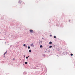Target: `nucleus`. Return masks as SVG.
I'll list each match as a JSON object with an SVG mask.
<instances>
[{"instance_id": "5701e85b", "label": "nucleus", "mask_w": 75, "mask_h": 75, "mask_svg": "<svg viewBox=\"0 0 75 75\" xmlns=\"http://www.w3.org/2000/svg\"><path fill=\"white\" fill-rule=\"evenodd\" d=\"M16 44H18V42H17V43H16Z\"/></svg>"}, {"instance_id": "9d476101", "label": "nucleus", "mask_w": 75, "mask_h": 75, "mask_svg": "<svg viewBox=\"0 0 75 75\" xmlns=\"http://www.w3.org/2000/svg\"><path fill=\"white\" fill-rule=\"evenodd\" d=\"M40 48H42L43 47V46L42 45H40Z\"/></svg>"}, {"instance_id": "cd10ccee", "label": "nucleus", "mask_w": 75, "mask_h": 75, "mask_svg": "<svg viewBox=\"0 0 75 75\" xmlns=\"http://www.w3.org/2000/svg\"><path fill=\"white\" fill-rule=\"evenodd\" d=\"M15 59V58H13V60H14Z\"/></svg>"}, {"instance_id": "412c9836", "label": "nucleus", "mask_w": 75, "mask_h": 75, "mask_svg": "<svg viewBox=\"0 0 75 75\" xmlns=\"http://www.w3.org/2000/svg\"><path fill=\"white\" fill-rule=\"evenodd\" d=\"M58 25H56V26H58Z\"/></svg>"}, {"instance_id": "f3484780", "label": "nucleus", "mask_w": 75, "mask_h": 75, "mask_svg": "<svg viewBox=\"0 0 75 75\" xmlns=\"http://www.w3.org/2000/svg\"><path fill=\"white\" fill-rule=\"evenodd\" d=\"M50 50H48L47 51V52H50Z\"/></svg>"}, {"instance_id": "2f4dec72", "label": "nucleus", "mask_w": 75, "mask_h": 75, "mask_svg": "<svg viewBox=\"0 0 75 75\" xmlns=\"http://www.w3.org/2000/svg\"><path fill=\"white\" fill-rule=\"evenodd\" d=\"M5 43V44H6V42Z\"/></svg>"}, {"instance_id": "bb28decb", "label": "nucleus", "mask_w": 75, "mask_h": 75, "mask_svg": "<svg viewBox=\"0 0 75 75\" xmlns=\"http://www.w3.org/2000/svg\"><path fill=\"white\" fill-rule=\"evenodd\" d=\"M24 57H25V56L24 55Z\"/></svg>"}, {"instance_id": "0eeeda50", "label": "nucleus", "mask_w": 75, "mask_h": 75, "mask_svg": "<svg viewBox=\"0 0 75 75\" xmlns=\"http://www.w3.org/2000/svg\"><path fill=\"white\" fill-rule=\"evenodd\" d=\"M30 57V56H28L26 57V59H28V57Z\"/></svg>"}, {"instance_id": "473e14b6", "label": "nucleus", "mask_w": 75, "mask_h": 75, "mask_svg": "<svg viewBox=\"0 0 75 75\" xmlns=\"http://www.w3.org/2000/svg\"><path fill=\"white\" fill-rule=\"evenodd\" d=\"M8 45V44L7 45Z\"/></svg>"}, {"instance_id": "ddd939ff", "label": "nucleus", "mask_w": 75, "mask_h": 75, "mask_svg": "<svg viewBox=\"0 0 75 75\" xmlns=\"http://www.w3.org/2000/svg\"><path fill=\"white\" fill-rule=\"evenodd\" d=\"M25 65H26V64H27V62H25Z\"/></svg>"}, {"instance_id": "39448f33", "label": "nucleus", "mask_w": 75, "mask_h": 75, "mask_svg": "<svg viewBox=\"0 0 75 75\" xmlns=\"http://www.w3.org/2000/svg\"><path fill=\"white\" fill-rule=\"evenodd\" d=\"M39 41V44H41L42 43V41H40V40Z\"/></svg>"}, {"instance_id": "b1692460", "label": "nucleus", "mask_w": 75, "mask_h": 75, "mask_svg": "<svg viewBox=\"0 0 75 75\" xmlns=\"http://www.w3.org/2000/svg\"><path fill=\"white\" fill-rule=\"evenodd\" d=\"M54 50V51H55V50L54 49V50Z\"/></svg>"}, {"instance_id": "f257e3e1", "label": "nucleus", "mask_w": 75, "mask_h": 75, "mask_svg": "<svg viewBox=\"0 0 75 75\" xmlns=\"http://www.w3.org/2000/svg\"><path fill=\"white\" fill-rule=\"evenodd\" d=\"M67 52L65 51L63 53V55H67Z\"/></svg>"}, {"instance_id": "f03ea898", "label": "nucleus", "mask_w": 75, "mask_h": 75, "mask_svg": "<svg viewBox=\"0 0 75 75\" xmlns=\"http://www.w3.org/2000/svg\"><path fill=\"white\" fill-rule=\"evenodd\" d=\"M29 31H30V33H33V30H32V29L30 30Z\"/></svg>"}, {"instance_id": "4be33fe9", "label": "nucleus", "mask_w": 75, "mask_h": 75, "mask_svg": "<svg viewBox=\"0 0 75 75\" xmlns=\"http://www.w3.org/2000/svg\"><path fill=\"white\" fill-rule=\"evenodd\" d=\"M27 46H25V48H27Z\"/></svg>"}, {"instance_id": "f8f14e48", "label": "nucleus", "mask_w": 75, "mask_h": 75, "mask_svg": "<svg viewBox=\"0 0 75 75\" xmlns=\"http://www.w3.org/2000/svg\"><path fill=\"white\" fill-rule=\"evenodd\" d=\"M28 49H30V47L28 46Z\"/></svg>"}, {"instance_id": "c85d7f7f", "label": "nucleus", "mask_w": 75, "mask_h": 75, "mask_svg": "<svg viewBox=\"0 0 75 75\" xmlns=\"http://www.w3.org/2000/svg\"><path fill=\"white\" fill-rule=\"evenodd\" d=\"M10 47H11V45L10 46Z\"/></svg>"}, {"instance_id": "6e6552de", "label": "nucleus", "mask_w": 75, "mask_h": 75, "mask_svg": "<svg viewBox=\"0 0 75 75\" xmlns=\"http://www.w3.org/2000/svg\"><path fill=\"white\" fill-rule=\"evenodd\" d=\"M49 44H52V42L51 41L50 42H49Z\"/></svg>"}, {"instance_id": "dca6fc26", "label": "nucleus", "mask_w": 75, "mask_h": 75, "mask_svg": "<svg viewBox=\"0 0 75 75\" xmlns=\"http://www.w3.org/2000/svg\"><path fill=\"white\" fill-rule=\"evenodd\" d=\"M54 38H56V36H54L53 37Z\"/></svg>"}, {"instance_id": "20e7f679", "label": "nucleus", "mask_w": 75, "mask_h": 75, "mask_svg": "<svg viewBox=\"0 0 75 75\" xmlns=\"http://www.w3.org/2000/svg\"><path fill=\"white\" fill-rule=\"evenodd\" d=\"M22 2V1L21 0H20L18 1V3H19L20 4H21V3Z\"/></svg>"}, {"instance_id": "393cba45", "label": "nucleus", "mask_w": 75, "mask_h": 75, "mask_svg": "<svg viewBox=\"0 0 75 75\" xmlns=\"http://www.w3.org/2000/svg\"><path fill=\"white\" fill-rule=\"evenodd\" d=\"M69 22H70V20H69Z\"/></svg>"}, {"instance_id": "6ab92c4d", "label": "nucleus", "mask_w": 75, "mask_h": 75, "mask_svg": "<svg viewBox=\"0 0 75 75\" xmlns=\"http://www.w3.org/2000/svg\"><path fill=\"white\" fill-rule=\"evenodd\" d=\"M49 36H50V37H52V35H49Z\"/></svg>"}, {"instance_id": "a878e982", "label": "nucleus", "mask_w": 75, "mask_h": 75, "mask_svg": "<svg viewBox=\"0 0 75 75\" xmlns=\"http://www.w3.org/2000/svg\"><path fill=\"white\" fill-rule=\"evenodd\" d=\"M42 39H44V38H42Z\"/></svg>"}, {"instance_id": "423d86ee", "label": "nucleus", "mask_w": 75, "mask_h": 75, "mask_svg": "<svg viewBox=\"0 0 75 75\" xmlns=\"http://www.w3.org/2000/svg\"><path fill=\"white\" fill-rule=\"evenodd\" d=\"M30 46L32 47H34V43H32L30 45Z\"/></svg>"}, {"instance_id": "aec40b11", "label": "nucleus", "mask_w": 75, "mask_h": 75, "mask_svg": "<svg viewBox=\"0 0 75 75\" xmlns=\"http://www.w3.org/2000/svg\"><path fill=\"white\" fill-rule=\"evenodd\" d=\"M17 47H18V46L16 45V46H15V47H16V48H17Z\"/></svg>"}, {"instance_id": "1a4fd4ad", "label": "nucleus", "mask_w": 75, "mask_h": 75, "mask_svg": "<svg viewBox=\"0 0 75 75\" xmlns=\"http://www.w3.org/2000/svg\"><path fill=\"white\" fill-rule=\"evenodd\" d=\"M52 47V46L51 45L49 47V48H51Z\"/></svg>"}, {"instance_id": "9b49d317", "label": "nucleus", "mask_w": 75, "mask_h": 75, "mask_svg": "<svg viewBox=\"0 0 75 75\" xmlns=\"http://www.w3.org/2000/svg\"><path fill=\"white\" fill-rule=\"evenodd\" d=\"M23 45V47H25V46H26V44H24Z\"/></svg>"}, {"instance_id": "7ed1b4c3", "label": "nucleus", "mask_w": 75, "mask_h": 75, "mask_svg": "<svg viewBox=\"0 0 75 75\" xmlns=\"http://www.w3.org/2000/svg\"><path fill=\"white\" fill-rule=\"evenodd\" d=\"M7 51H6L4 53V57H5V54H6L7 53Z\"/></svg>"}, {"instance_id": "2eb2a0df", "label": "nucleus", "mask_w": 75, "mask_h": 75, "mask_svg": "<svg viewBox=\"0 0 75 75\" xmlns=\"http://www.w3.org/2000/svg\"><path fill=\"white\" fill-rule=\"evenodd\" d=\"M70 55L71 56H73V54H72V53L70 54Z\"/></svg>"}, {"instance_id": "a211bd4d", "label": "nucleus", "mask_w": 75, "mask_h": 75, "mask_svg": "<svg viewBox=\"0 0 75 75\" xmlns=\"http://www.w3.org/2000/svg\"><path fill=\"white\" fill-rule=\"evenodd\" d=\"M43 57H45V55L44 54H43Z\"/></svg>"}, {"instance_id": "7c9ffc66", "label": "nucleus", "mask_w": 75, "mask_h": 75, "mask_svg": "<svg viewBox=\"0 0 75 75\" xmlns=\"http://www.w3.org/2000/svg\"><path fill=\"white\" fill-rule=\"evenodd\" d=\"M57 57H58V55H57Z\"/></svg>"}, {"instance_id": "4468645a", "label": "nucleus", "mask_w": 75, "mask_h": 75, "mask_svg": "<svg viewBox=\"0 0 75 75\" xmlns=\"http://www.w3.org/2000/svg\"><path fill=\"white\" fill-rule=\"evenodd\" d=\"M31 52V50H29V52Z\"/></svg>"}, {"instance_id": "c756f323", "label": "nucleus", "mask_w": 75, "mask_h": 75, "mask_svg": "<svg viewBox=\"0 0 75 75\" xmlns=\"http://www.w3.org/2000/svg\"><path fill=\"white\" fill-rule=\"evenodd\" d=\"M49 23H51V22H50Z\"/></svg>"}]
</instances>
